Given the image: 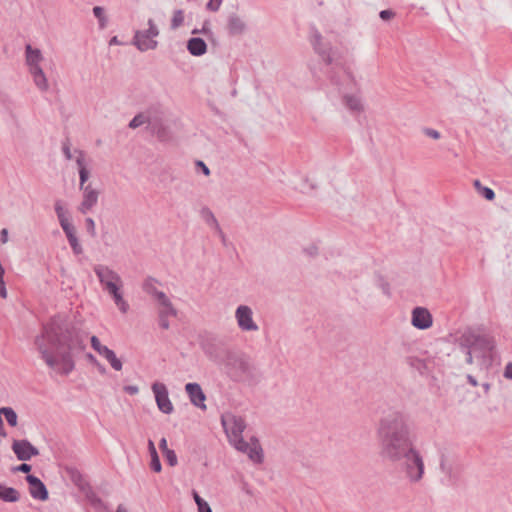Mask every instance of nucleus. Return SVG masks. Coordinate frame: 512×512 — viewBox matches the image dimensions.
<instances>
[{
    "mask_svg": "<svg viewBox=\"0 0 512 512\" xmlns=\"http://www.w3.org/2000/svg\"><path fill=\"white\" fill-rule=\"evenodd\" d=\"M382 440V455L389 460H403L407 477L419 481L424 473L423 459L414 447L410 429L401 419L383 420L378 429Z\"/></svg>",
    "mask_w": 512,
    "mask_h": 512,
    "instance_id": "obj_1",
    "label": "nucleus"
},
{
    "mask_svg": "<svg viewBox=\"0 0 512 512\" xmlns=\"http://www.w3.org/2000/svg\"><path fill=\"white\" fill-rule=\"evenodd\" d=\"M35 345L45 363L61 374L74 369L72 351L80 341L61 318H54L44 326L43 332L35 340Z\"/></svg>",
    "mask_w": 512,
    "mask_h": 512,
    "instance_id": "obj_2",
    "label": "nucleus"
},
{
    "mask_svg": "<svg viewBox=\"0 0 512 512\" xmlns=\"http://www.w3.org/2000/svg\"><path fill=\"white\" fill-rule=\"evenodd\" d=\"M221 423L227 435L229 443L238 451L246 454L250 460L260 463L263 458L262 448L259 441L252 437L245 441L242 433L246 424L242 417L232 413H225L221 417Z\"/></svg>",
    "mask_w": 512,
    "mask_h": 512,
    "instance_id": "obj_3",
    "label": "nucleus"
},
{
    "mask_svg": "<svg viewBox=\"0 0 512 512\" xmlns=\"http://www.w3.org/2000/svg\"><path fill=\"white\" fill-rule=\"evenodd\" d=\"M103 289L113 298L115 305L122 313H127L129 304L123 296V281L121 277L112 269L104 265L94 267Z\"/></svg>",
    "mask_w": 512,
    "mask_h": 512,
    "instance_id": "obj_4",
    "label": "nucleus"
},
{
    "mask_svg": "<svg viewBox=\"0 0 512 512\" xmlns=\"http://www.w3.org/2000/svg\"><path fill=\"white\" fill-rule=\"evenodd\" d=\"M25 59L34 84L39 90L47 91L49 89V82L41 66L44 61L41 50L32 47L30 44L26 45Z\"/></svg>",
    "mask_w": 512,
    "mask_h": 512,
    "instance_id": "obj_5",
    "label": "nucleus"
},
{
    "mask_svg": "<svg viewBox=\"0 0 512 512\" xmlns=\"http://www.w3.org/2000/svg\"><path fill=\"white\" fill-rule=\"evenodd\" d=\"M148 26L146 30L137 31L134 37L135 45L141 51L155 49L157 46L155 38L159 35V30L152 19H149Z\"/></svg>",
    "mask_w": 512,
    "mask_h": 512,
    "instance_id": "obj_6",
    "label": "nucleus"
},
{
    "mask_svg": "<svg viewBox=\"0 0 512 512\" xmlns=\"http://www.w3.org/2000/svg\"><path fill=\"white\" fill-rule=\"evenodd\" d=\"M91 347L103 357L115 371H121L123 368L122 361L116 356V353L102 344L97 336H92L90 339Z\"/></svg>",
    "mask_w": 512,
    "mask_h": 512,
    "instance_id": "obj_7",
    "label": "nucleus"
},
{
    "mask_svg": "<svg viewBox=\"0 0 512 512\" xmlns=\"http://www.w3.org/2000/svg\"><path fill=\"white\" fill-rule=\"evenodd\" d=\"M238 327L245 332L258 331L259 327L253 319V311L246 305H240L235 311Z\"/></svg>",
    "mask_w": 512,
    "mask_h": 512,
    "instance_id": "obj_8",
    "label": "nucleus"
},
{
    "mask_svg": "<svg viewBox=\"0 0 512 512\" xmlns=\"http://www.w3.org/2000/svg\"><path fill=\"white\" fill-rule=\"evenodd\" d=\"M152 391L154 393L155 401L159 410L165 414L172 413L174 406L169 398L166 385L161 382H155L152 385Z\"/></svg>",
    "mask_w": 512,
    "mask_h": 512,
    "instance_id": "obj_9",
    "label": "nucleus"
},
{
    "mask_svg": "<svg viewBox=\"0 0 512 512\" xmlns=\"http://www.w3.org/2000/svg\"><path fill=\"white\" fill-rule=\"evenodd\" d=\"M155 297L159 304L160 325L162 328L167 329L169 324L166 318L169 316H176V311L164 293L157 292Z\"/></svg>",
    "mask_w": 512,
    "mask_h": 512,
    "instance_id": "obj_10",
    "label": "nucleus"
},
{
    "mask_svg": "<svg viewBox=\"0 0 512 512\" xmlns=\"http://www.w3.org/2000/svg\"><path fill=\"white\" fill-rule=\"evenodd\" d=\"M12 450L17 458L22 461L31 459L38 455V449L27 440H15L12 444Z\"/></svg>",
    "mask_w": 512,
    "mask_h": 512,
    "instance_id": "obj_11",
    "label": "nucleus"
},
{
    "mask_svg": "<svg viewBox=\"0 0 512 512\" xmlns=\"http://www.w3.org/2000/svg\"><path fill=\"white\" fill-rule=\"evenodd\" d=\"M81 190L83 191V198L81 204L79 205V211L83 214H86L96 205L99 192L91 185H86L85 188H82Z\"/></svg>",
    "mask_w": 512,
    "mask_h": 512,
    "instance_id": "obj_12",
    "label": "nucleus"
},
{
    "mask_svg": "<svg viewBox=\"0 0 512 512\" xmlns=\"http://www.w3.org/2000/svg\"><path fill=\"white\" fill-rule=\"evenodd\" d=\"M26 479L29 484V492L34 499L41 501L48 499V491L39 478L33 475H28Z\"/></svg>",
    "mask_w": 512,
    "mask_h": 512,
    "instance_id": "obj_13",
    "label": "nucleus"
},
{
    "mask_svg": "<svg viewBox=\"0 0 512 512\" xmlns=\"http://www.w3.org/2000/svg\"><path fill=\"white\" fill-rule=\"evenodd\" d=\"M412 325L418 329H427L432 325V316L429 311L422 307H417L412 312Z\"/></svg>",
    "mask_w": 512,
    "mask_h": 512,
    "instance_id": "obj_14",
    "label": "nucleus"
},
{
    "mask_svg": "<svg viewBox=\"0 0 512 512\" xmlns=\"http://www.w3.org/2000/svg\"><path fill=\"white\" fill-rule=\"evenodd\" d=\"M185 390L190 398V401L201 409H206L205 400L206 396L197 383H188L185 386Z\"/></svg>",
    "mask_w": 512,
    "mask_h": 512,
    "instance_id": "obj_15",
    "label": "nucleus"
},
{
    "mask_svg": "<svg viewBox=\"0 0 512 512\" xmlns=\"http://www.w3.org/2000/svg\"><path fill=\"white\" fill-rule=\"evenodd\" d=\"M188 51L194 56L203 55L206 52L207 45L201 38H191L187 44Z\"/></svg>",
    "mask_w": 512,
    "mask_h": 512,
    "instance_id": "obj_16",
    "label": "nucleus"
},
{
    "mask_svg": "<svg viewBox=\"0 0 512 512\" xmlns=\"http://www.w3.org/2000/svg\"><path fill=\"white\" fill-rule=\"evenodd\" d=\"M69 240V243L76 254H80L82 252L81 245L79 244L77 237H76V230L72 224L68 225L67 227L62 228Z\"/></svg>",
    "mask_w": 512,
    "mask_h": 512,
    "instance_id": "obj_17",
    "label": "nucleus"
},
{
    "mask_svg": "<svg viewBox=\"0 0 512 512\" xmlns=\"http://www.w3.org/2000/svg\"><path fill=\"white\" fill-rule=\"evenodd\" d=\"M76 162L79 168V176H80V188H85V182L89 178V171L86 168L84 155L82 152H77Z\"/></svg>",
    "mask_w": 512,
    "mask_h": 512,
    "instance_id": "obj_18",
    "label": "nucleus"
},
{
    "mask_svg": "<svg viewBox=\"0 0 512 512\" xmlns=\"http://www.w3.org/2000/svg\"><path fill=\"white\" fill-rule=\"evenodd\" d=\"M55 212L62 228L72 224L69 218L68 210L65 208L62 201H56Z\"/></svg>",
    "mask_w": 512,
    "mask_h": 512,
    "instance_id": "obj_19",
    "label": "nucleus"
},
{
    "mask_svg": "<svg viewBox=\"0 0 512 512\" xmlns=\"http://www.w3.org/2000/svg\"><path fill=\"white\" fill-rule=\"evenodd\" d=\"M0 499L6 502H16L19 500V493L12 487L0 484Z\"/></svg>",
    "mask_w": 512,
    "mask_h": 512,
    "instance_id": "obj_20",
    "label": "nucleus"
},
{
    "mask_svg": "<svg viewBox=\"0 0 512 512\" xmlns=\"http://www.w3.org/2000/svg\"><path fill=\"white\" fill-rule=\"evenodd\" d=\"M474 187L485 199L492 201L495 198L494 191L489 187L483 186L479 180L474 181Z\"/></svg>",
    "mask_w": 512,
    "mask_h": 512,
    "instance_id": "obj_21",
    "label": "nucleus"
},
{
    "mask_svg": "<svg viewBox=\"0 0 512 512\" xmlns=\"http://www.w3.org/2000/svg\"><path fill=\"white\" fill-rule=\"evenodd\" d=\"M193 498L197 505L198 512H212L210 505L195 491L193 492Z\"/></svg>",
    "mask_w": 512,
    "mask_h": 512,
    "instance_id": "obj_22",
    "label": "nucleus"
},
{
    "mask_svg": "<svg viewBox=\"0 0 512 512\" xmlns=\"http://www.w3.org/2000/svg\"><path fill=\"white\" fill-rule=\"evenodd\" d=\"M244 27L243 21L239 18H232L229 22V30L233 34L241 33Z\"/></svg>",
    "mask_w": 512,
    "mask_h": 512,
    "instance_id": "obj_23",
    "label": "nucleus"
},
{
    "mask_svg": "<svg viewBox=\"0 0 512 512\" xmlns=\"http://www.w3.org/2000/svg\"><path fill=\"white\" fill-rule=\"evenodd\" d=\"M347 106L354 111H358L362 109L361 100L356 96H348L346 98Z\"/></svg>",
    "mask_w": 512,
    "mask_h": 512,
    "instance_id": "obj_24",
    "label": "nucleus"
},
{
    "mask_svg": "<svg viewBox=\"0 0 512 512\" xmlns=\"http://www.w3.org/2000/svg\"><path fill=\"white\" fill-rule=\"evenodd\" d=\"M184 21V13L182 10H177L174 12L172 20H171V26L173 29L178 28L182 25Z\"/></svg>",
    "mask_w": 512,
    "mask_h": 512,
    "instance_id": "obj_25",
    "label": "nucleus"
},
{
    "mask_svg": "<svg viewBox=\"0 0 512 512\" xmlns=\"http://www.w3.org/2000/svg\"><path fill=\"white\" fill-rule=\"evenodd\" d=\"M163 456H164L165 460L167 461V463L171 467H174L177 465V463H178L177 456L172 449H169V450L163 452Z\"/></svg>",
    "mask_w": 512,
    "mask_h": 512,
    "instance_id": "obj_26",
    "label": "nucleus"
},
{
    "mask_svg": "<svg viewBox=\"0 0 512 512\" xmlns=\"http://www.w3.org/2000/svg\"><path fill=\"white\" fill-rule=\"evenodd\" d=\"M147 121V118L145 115L143 114H139V115H136L130 122L129 126L131 128H137L141 125H143L144 123H146Z\"/></svg>",
    "mask_w": 512,
    "mask_h": 512,
    "instance_id": "obj_27",
    "label": "nucleus"
},
{
    "mask_svg": "<svg viewBox=\"0 0 512 512\" xmlns=\"http://www.w3.org/2000/svg\"><path fill=\"white\" fill-rule=\"evenodd\" d=\"M150 467L156 473L161 472L162 466L158 455L151 457Z\"/></svg>",
    "mask_w": 512,
    "mask_h": 512,
    "instance_id": "obj_28",
    "label": "nucleus"
},
{
    "mask_svg": "<svg viewBox=\"0 0 512 512\" xmlns=\"http://www.w3.org/2000/svg\"><path fill=\"white\" fill-rule=\"evenodd\" d=\"M221 4L222 0H209L206 7L208 10L215 12L219 10Z\"/></svg>",
    "mask_w": 512,
    "mask_h": 512,
    "instance_id": "obj_29",
    "label": "nucleus"
},
{
    "mask_svg": "<svg viewBox=\"0 0 512 512\" xmlns=\"http://www.w3.org/2000/svg\"><path fill=\"white\" fill-rule=\"evenodd\" d=\"M395 16V13L392 10H383L380 12V17L382 20H390Z\"/></svg>",
    "mask_w": 512,
    "mask_h": 512,
    "instance_id": "obj_30",
    "label": "nucleus"
},
{
    "mask_svg": "<svg viewBox=\"0 0 512 512\" xmlns=\"http://www.w3.org/2000/svg\"><path fill=\"white\" fill-rule=\"evenodd\" d=\"M206 221L209 224L213 225L216 229L219 228L218 222L212 213H210V212L206 213Z\"/></svg>",
    "mask_w": 512,
    "mask_h": 512,
    "instance_id": "obj_31",
    "label": "nucleus"
},
{
    "mask_svg": "<svg viewBox=\"0 0 512 512\" xmlns=\"http://www.w3.org/2000/svg\"><path fill=\"white\" fill-rule=\"evenodd\" d=\"M425 134L433 139H439L440 138V133L436 130H433V129H426L425 130Z\"/></svg>",
    "mask_w": 512,
    "mask_h": 512,
    "instance_id": "obj_32",
    "label": "nucleus"
},
{
    "mask_svg": "<svg viewBox=\"0 0 512 512\" xmlns=\"http://www.w3.org/2000/svg\"><path fill=\"white\" fill-rule=\"evenodd\" d=\"M148 450H149V453H150V457L158 455L157 451H156L155 444H154V442L152 440L148 441Z\"/></svg>",
    "mask_w": 512,
    "mask_h": 512,
    "instance_id": "obj_33",
    "label": "nucleus"
},
{
    "mask_svg": "<svg viewBox=\"0 0 512 512\" xmlns=\"http://www.w3.org/2000/svg\"><path fill=\"white\" fill-rule=\"evenodd\" d=\"M93 12H94V15H95V16H96L100 21H102V20H103L104 10H103L101 7H99V6L94 7Z\"/></svg>",
    "mask_w": 512,
    "mask_h": 512,
    "instance_id": "obj_34",
    "label": "nucleus"
},
{
    "mask_svg": "<svg viewBox=\"0 0 512 512\" xmlns=\"http://www.w3.org/2000/svg\"><path fill=\"white\" fill-rule=\"evenodd\" d=\"M124 391L127 392L130 395H135L139 392V389L137 386H125Z\"/></svg>",
    "mask_w": 512,
    "mask_h": 512,
    "instance_id": "obj_35",
    "label": "nucleus"
},
{
    "mask_svg": "<svg viewBox=\"0 0 512 512\" xmlns=\"http://www.w3.org/2000/svg\"><path fill=\"white\" fill-rule=\"evenodd\" d=\"M504 376L507 379H512V363L506 365L504 370Z\"/></svg>",
    "mask_w": 512,
    "mask_h": 512,
    "instance_id": "obj_36",
    "label": "nucleus"
},
{
    "mask_svg": "<svg viewBox=\"0 0 512 512\" xmlns=\"http://www.w3.org/2000/svg\"><path fill=\"white\" fill-rule=\"evenodd\" d=\"M16 470H17V471H21V472H23V473H28V472H30V470H31V466H30V465H28V464H26V463H23V464H21L20 466H18V467L16 468Z\"/></svg>",
    "mask_w": 512,
    "mask_h": 512,
    "instance_id": "obj_37",
    "label": "nucleus"
},
{
    "mask_svg": "<svg viewBox=\"0 0 512 512\" xmlns=\"http://www.w3.org/2000/svg\"><path fill=\"white\" fill-rule=\"evenodd\" d=\"M159 447H160V449H161L162 453H163V452H165V451H167V450H169V448H168V444H167V439H166V438H164V437H163V438L160 440Z\"/></svg>",
    "mask_w": 512,
    "mask_h": 512,
    "instance_id": "obj_38",
    "label": "nucleus"
},
{
    "mask_svg": "<svg viewBox=\"0 0 512 512\" xmlns=\"http://www.w3.org/2000/svg\"><path fill=\"white\" fill-rule=\"evenodd\" d=\"M86 224H87L88 229H89L92 233H94V229H95V223H94V220H93V219H91V218H87V219H86Z\"/></svg>",
    "mask_w": 512,
    "mask_h": 512,
    "instance_id": "obj_39",
    "label": "nucleus"
},
{
    "mask_svg": "<svg viewBox=\"0 0 512 512\" xmlns=\"http://www.w3.org/2000/svg\"><path fill=\"white\" fill-rule=\"evenodd\" d=\"M8 240V231L6 229H3L1 231V242L6 243Z\"/></svg>",
    "mask_w": 512,
    "mask_h": 512,
    "instance_id": "obj_40",
    "label": "nucleus"
},
{
    "mask_svg": "<svg viewBox=\"0 0 512 512\" xmlns=\"http://www.w3.org/2000/svg\"><path fill=\"white\" fill-rule=\"evenodd\" d=\"M63 151H64L65 156H66L68 159H72V154H71L70 148H69L67 145H65V146L63 147Z\"/></svg>",
    "mask_w": 512,
    "mask_h": 512,
    "instance_id": "obj_41",
    "label": "nucleus"
},
{
    "mask_svg": "<svg viewBox=\"0 0 512 512\" xmlns=\"http://www.w3.org/2000/svg\"><path fill=\"white\" fill-rule=\"evenodd\" d=\"M200 165L202 166L203 172L205 175H209L210 171L207 166H205L202 162H200Z\"/></svg>",
    "mask_w": 512,
    "mask_h": 512,
    "instance_id": "obj_42",
    "label": "nucleus"
},
{
    "mask_svg": "<svg viewBox=\"0 0 512 512\" xmlns=\"http://www.w3.org/2000/svg\"><path fill=\"white\" fill-rule=\"evenodd\" d=\"M87 358L90 360L91 363L98 364L96 358L93 355L89 354L87 355Z\"/></svg>",
    "mask_w": 512,
    "mask_h": 512,
    "instance_id": "obj_43",
    "label": "nucleus"
},
{
    "mask_svg": "<svg viewBox=\"0 0 512 512\" xmlns=\"http://www.w3.org/2000/svg\"><path fill=\"white\" fill-rule=\"evenodd\" d=\"M117 512H128V511H127V509L124 506L120 505L117 508Z\"/></svg>",
    "mask_w": 512,
    "mask_h": 512,
    "instance_id": "obj_44",
    "label": "nucleus"
},
{
    "mask_svg": "<svg viewBox=\"0 0 512 512\" xmlns=\"http://www.w3.org/2000/svg\"><path fill=\"white\" fill-rule=\"evenodd\" d=\"M114 44H118L117 37H113V38L110 40V45H114Z\"/></svg>",
    "mask_w": 512,
    "mask_h": 512,
    "instance_id": "obj_45",
    "label": "nucleus"
},
{
    "mask_svg": "<svg viewBox=\"0 0 512 512\" xmlns=\"http://www.w3.org/2000/svg\"><path fill=\"white\" fill-rule=\"evenodd\" d=\"M469 380H470V383H471L473 386H476V385H477V382H476L473 378L469 377Z\"/></svg>",
    "mask_w": 512,
    "mask_h": 512,
    "instance_id": "obj_46",
    "label": "nucleus"
},
{
    "mask_svg": "<svg viewBox=\"0 0 512 512\" xmlns=\"http://www.w3.org/2000/svg\"><path fill=\"white\" fill-rule=\"evenodd\" d=\"M157 136H158V138H160L161 140H163V139H164V137H163V135L161 134V132H160V131H158V132H157Z\"/></svg>",
    "mask_w": 512,
    "mask_h": 512,
    "instance_id": "obj_47",
    "label": "nucleus"
},
{
    "mask_svg": "<svg viewBox=\"0 0 512 512\" xmlns=\"http://www.w3.org/2000/svg\"><path fill=\"white\" fill-rule=\"evenodd\" d=\"M202 32H203V33H208V28H206V26H204V27L202 28Z\"/></svg>",
    "mask_w": 512,
    "mask_h": 512,
    "instance_id": "obj_48",
    "label": "nucleus"
}]
</instances>
